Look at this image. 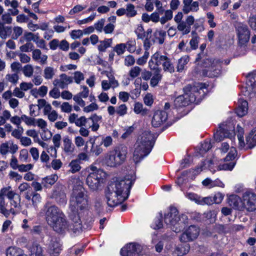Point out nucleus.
Segmentation results:
<instances>
[{
	"mask_svg": "<svg viewBox=\"0 0 256 256\" xmlns=\"http://www.w3.org/2000/svg\"><path fill=\"white\" fill-rule=\"evenodd\" d=\"M136 179L135 174L126 176L124 178L111 182L106 190V198L109 206L114 207L125 200Z\"/></svg>",
	"mask_w": 256,
	"mask_h": 256,
	"instance_id": "f257e3e1",
	"label": "nucleus"
},
{
	"mask_svg": "<svg viewBox=\"0 0 256 256\" xmlns=\"http://www.w3.org/2000/svg\"><path fill=\"white\" fill-rule=\"evenodd\" d=\"M20 206V195L12 190L10 186L2 188L0 190V213L6 218L10 214L15 215L16 209Z\"/></svg>",
	"mask_w": 256,
	"mask_h": 256,
	"instance_id": "f03ea898",
	"label": "nucleus"
},
{
	"mask_svg": "<svg viewBox=\"0 0 256 256\" xmlns=\"http://www.w3.org/2000/svg\"><path fill=\"white\" fill-rule=\"evenodd\" d=\"M154 142V136L149 130L144 131L138 136L134 146L133 159L135 162H140L150 153Z\"/></svg>",
	"mask_w": 256,
	"mask_h": 256,
	"instance_id": "7ed1b4c3",
	"label": "nucleus"
},
{
	"mask_svg": "<svg viewBox=\"0 0 256 256\" xmlns=\"http://www.w3.org/2000/svg\"><path fill=\"white\" fill-rule=\"evenodd\" d=\"M186 216L178 214V210L174 207H170L168 212L164 214L165 223L176 232H179L184 230L188 224Z\"/></svg>",
	"mask_w": 256,
	"mask_h": 256,
	"instance_id": "20e7f679",
	"label": "nucleus"
},
{
	"mask_svg": "<svg viewBox=\"0 0 256 256\" xmlns=\"http://www.w3.org/2000/svg\"><path fill=\"white\" fill-rule=\"evenodd\" d=\"M127 148L120 146L110 151L104 156L102 164L111 168L121 165L125 160L127 154Z\"/></svg>",
	"mask_w": 256,
	"mask_h": 256,
	"instance_id": "39448f33",
	"label": "nucleus"
},
{
	"mask_svg": "<svg viewBox=\"0 0 256 256\" xmlns=\"http://www.w3.org/2000/svg\"><path fill=\"white\" fill-rule=\"evenodd\" d=\"M53 230L56 232L63 234L72 230L74 232L76 233L82 230V224L80 220L78 218L74 224H70L66 220L64 215L58 218L50 225Z\"/></svg>",
	"mask_w": 256,
	"mask_h": 256,
	"instance_id": "423d86ee",
	"label": "nucleus"
},
{
	"mask_svg": "<svg viewBox=\"0 0 256 256\" xmlns=\"http://www.w3.org/2000/svg\"><path fill=\"white\" fill-rule=\"evenodd\" d=\"M204 88H206L205 84H188L183 88L184 94L188 98L191 102L198 104L204 98Z\"/></svg>",
	"mask_w": 256,
	"mask_h": 256,
	"instance_id": "0eeeda50",
	"label": "nucleus"
},
{
	"mask_svg": "<svg viewBox=\"0 0 256 256\" xmlns=\"http://www.w3.org/2000/svg\"><path fill=\"white\" fill-rule=\"evenodd\" d=\"M223 62L219 59L212 60L206 58L202 60V65L207 68L203 70V74L212 78L219 76L222 73Z\"/></svg>",
	"mask_w": 256,
	"mask_h": 256,
	"instance_id": "6e6552de",
	"label": "nucleus"
},
{
	"mask_svg": "<svg viewBox=\"0 0 256 256\" xmlns=\"http://www.w3.org/2000/svg\"><path fill=\"white\" fill-rule=\"evenodd\" d=\"M88 206L86 196L82 188L74 190L70 200V208L74 213H77L79 210L85 208Z\"/></svg>",
	"mask_w": 256,
	"mask_h": 256,
	"instance_id": "1a4fd4ad",
	"label": "nucleus"
},
{
	"mask_svg": "<svg viewBox=\"0 0 256 256\" xmlns=\"http://www.w3.org/2000/svg\"><path fill=\"white\" fill-rule=\"evenodd\" d=\"M236 29L238 40V50L244 54L247 50V44L250 40V31L247 26L241 22L236 23Z\"/></svg>",
	"mask_w": 256,
	"mask_h": 256,
	"instance_id": "9d476101",
	"label": "nucleus"
},
{
	"mask_svg": "<svg viewBox=\"0 0 256 256\" xmlns=\"http://www.w3.org/2000/svg\"><path fill=\"white\" fill-rule=\"evenodd\" d=\"M104 172L100 170H98L90 173L86 178V184L89 188L93 190H97L103 182Z\"/></svg>",
	"mask_w": 256,
	"mask_h": 256,
	"instance_id": "9b49d317",
	"label": "nucleus"
},
{
	"mask_svg": "<svg viewBox=\"0 0 256 256\" xmlns=\"http://www.w3.org/2000/svg\"><path fill=\"white\" fill-rule=\"evenodd\" d=\"M122 256H143L144 246L136 242L126 244L120 250Z\"/></svg>",
	"mask_w": 256,
	"mask_h": 256,
	"instance_id": "f8f14e48",
	"label": "nucleus"
},
{
	"mask_svg": "<svg viewBox=\"0 0 256 256\" xmlns=\"http://www.w3.org/2000/svg\"><path fill=\"white\" fill-rule=\"evenodd\" d=\"M154 58L156 60L157 64L162 66L164 72L172 74L174 72L175 68L172 60L166 56L162 55L158 52L154 54Z\"/></svg>",
	"mask_w": 256,
	"mask_h": 256,
	"instance_id": "ddd939ff",
	"label": "nucleus"
},
{
	"mask_svg": "<svg viewBox=\"0 0 256 256\" xmlns=\"http://www.w3.org/2000/svg\"><path fill=\"white\" fill-rule=\"evenodd\" d=\"M242 210L253 212L256 210V195L252 192H246L242 196Z\"/></svg>",
	"mask_w": 256,
	"mask_h": 256,
	"instance_id": "4468645a",
	"label": "nucleus"
},
{
	"mask_svg": "<svg viewBox=\"0 0 256 256\" xmlns=\"http://www.w3.org/2000/svg\"><path fill=\"white\" fill-rule=\"evenodd\" d=\"M64 216L62 212L56 206H48L46 212V218L49 225Z\"/></svg>",
	"mask_w": 256,
	"mask_h": 256,
	"instance_id": "2eb2a0df",
	"label": "nucleus"
},
{
	"mask_svg": "<svg viewBox=\"0 0 256 256\" xmlns=\"http://www.w3.org/2000/svg\"><path fill=\"white\" fill-rule=\"evenodd\" d=\"M199 232L198 228L195 226H190L181 234L180 240L184 242L192 241L197 238Z\"/></svg>",
	"mask_w": 256,
	"mask_h": 256,
	"instance_id": "dca6fc26",
	"label": "nucleus"
},
{
	"mask_svg": "<svg viewBox=\"0 0 256 256\" xmlns=\"http://www.w3.org/2000/svg\"><path fill=\"white\" fill-rule=\"evenodd\" d=\"M237 152L235 148L232 147L230 149V151L224 158V161L228 162V163H224L222 164H220L218 166V168L220 170H232L236 164V162L233 161L236 155Z\"/></svg>",
	"mask_w": 256,
	"mask_h": 256,
	"instance_id": "f3484780",
	"label": "nucleus"
},
{
	"mask_svg": "<svg viewBox=\"0 0 256 256\" xmlns=\"http://www.w3.org/2000/svg\"><path fill=\"white\" fill-rule=\"evenodd\" d=\"M194 18L192 16H187L185 21H182L177 24V29L182 32L183 35L189 34L191 30V26L194 22Z\"/></svg>",
	"mask_w": 256,
	"mask_h": 256,
	"instance_id": "a211bd4d",
	"label": "nucleus"
},
{
	"mask_svg": "<svg viewBox=\"0 0 256 256\" xmlns=\"http://www.w3.org/2000/svg\"><path fill=\"white\" fill-rule=\"evenodd\" d=\"M61 251V244L59 240L56 237L50 238L48 252L51 256H58Z\"/></svg>",
	"mask_w": 256,
	"mask_h": 256,
	"instance_id": "6ab92c4d",
	"label": "nucleus"
},
{
	"mask_svg": "<svg viewBox=\"0 0 256 256\" xmlns=\"http://www.w3.org/2000/svg\"><path fill=\"white\" fill-rule=\"evenodd\" d=\"M166 112L162 110L156 111L153 116L152 124L154 127H158L167 120Z\"/></svg>",
	"mask_w": 256,
	"mask_h": 256,
	"instance_id": "aec40b11",
	"label": "nucleus"
},
{
	"mask_svg": "<svg viewBox=\"0 0 256 256\" xmlns=\"http://www.w3.org/2000/svg\"><path fill=\"white\" fill-rule=\"evenodd\" d=\"M72 82V78L65 74H62L60 76L59 78L54 80L52 84L55 86L63 89L66 88Z\"/></svg>",
	"mask_w": 256,
	"mask_h": 256,
	"instance_id": "412c9836",
	"label": "nucleus"
},
{
	"mask_svg": "<svg viewBox=\"0 0 256 256\" xmlns=\"http://www.w3.org/2000/svg\"><path fill=\"white\" fill-rule=\"evenodd\" d=\"M68 121L70 124H74L76 126L78 127L86 126V123L88 121V118H86L84 116H81L78 118V115L73 113L71 114L68 116Z\"/></svg>",
	"mask_w": 256,
	"mask_h": 256,
	"instance_id": "4be33fe9",
	"label": "nucleus"
},
{
	"mask_svg": "<svg viewBox=\"0 0 256 256\" xmlns=\"http://www.w3.org/2000/svg\"><path fill=\"white\" fill-rule=\"evenodd\" d=\"M247 88L250 95L254 94L256 89V72L249 74L247 76Z\"/></svg>",
	"mask_w": 256,
	"mask_h": 256,
	"instance_id": "5701e85b",
	"label": "nucleus"
},
{
	"mask_svg": "<svg viewBox=\"0 0 256 256\" xmlns=\"http://www.w3.org/2000/svg\"><path fill=\"white\" fill-rule=\"evenodd\" d=\"M228 204L235 210H242V204L241 198L236 195H231L228 198Z\"/></svg>",
	"mask_w": 256,
	"mask_h": 256,
	"instance_id": "b1692460",
	"label": "nucleus"
},
{
	"mask_svg": "<svg viewBox=\"0 0 256 256\" xmlns=\"http://www.w3.org/2000/svg\"><path fill=\"white\" fill-rule=\"evenodd\" d=\"M224 124L220 125L219 130L214 134V138L216 141L220 142L224 138H228L232 134L224 128Z\"/></svg>",
	"mask_w": 256,
	"mask_h": 256,
	"instance_id": "393cba45",
	"label": "nucleus"
},
{
	"mask_svg": "<svg viewBox=\"0 0 256 256\" xmlns=\"http://www.w3.org/2000/svg\"><path fill=\"white\" fill-rule=\"evenodd\" d=\"M30 256H44V250L37 242H34L28 248Z\"/></svg>",
	"mask_w": 256,
	"mask_h": 256,
	"instance_id": "a878e982",
	"label": "nucleus"
},
{
	"mask_svg": "<svg viewBox=\"0 0 256 256\" xmlns=\"http://www.w3.org/2000/svg\"><path fill=\"white\" fill-rule=\"evenodd\" d=\"M62 148L64 151L68 154H70L74 152V146L68 136H66L63 138Z\"/></svg>",
	"mask_w": 256,
	"mask_h": 256,
	"instance_id": "bb28decb",
	"label": "nucleus"
},
{
	"mask_svg": "<svg viewBox=\"0 0 256 256\" xmlns=\"http://www.w3.org/2000/svg\"><path fill=\"white\" fill-rule=\"evenodd\" d=\"M102 119V116H98L96 114H92L88 118V120H90L92 121V124L89 125V128H92V131L96 132L98 130L100 123L101 122Z\"/></svg>",
	"mask_w": 256,
	"mask_h": 256,
	"instance_id": "cd10ccee",
	"label": "nucleus"
},
{
	"mask_svg": "<svg viewBox=\"0 0 256 256\" xmlns=\"http://www.w3.org/2000/svg\"><path fill=\"white\" fill-rule=\"evenodd\" d=\"M238 106L236 110V113L240 117H242L248 112V103L246 100H240L239 101Z\"/></svg>",
	"mask_w": 256,
	"mask_h": 256,
	"instance_id": "c85d7f7f",
	"label": "nucleus"
},
{
	"mask_svg": "<svg viewBox=\"0 0 256 256\" xmlns=\"http://www.w3.org/2000/svg\"><path fill=\"white\" fill-rule=\"evenodd\" d=\"M190 249L189 244L186 242L180 244L176 246L174 251V254L177 256H182L188 253Z\"/></svg>",
	"mask_w": 256,
	"mask_h": 256,
	"instance_id": "c756f323",
	"label": "nucleus"
},
{
	"mask_svg": "<svg viewBox=\"0 0 256 256\" xmlns=\"http://www.w3.org/2000/svg\"><path fill=\"white\" fill-rule=\"evenodd\" d=\"M12 32V27L4 26L0 20V37L2 39H6L11 35Z\"/></svg>",
	"mask_w": 256,
	"mask_h": 256,
	"instance_id": "7c9ffc66",
	"label": "nucleus"
},
{
	"mask_svg": "<svg viewBox=\"0 0 256 256\" xmlns=\"http://www.w3.org/2000/svg\"><path fill=\"white\" fill-rule=\"evenodd\" d=\"M192 103L188 97L183 95L178 96L174 101V104L176 107L185 106Z\"/></svg>",
	"mask_w": 256,
	"mask_h": 256,
	"instance_id": "2f4dec72",
	"label": "nucleus"
},
{
	"mask_svg": "<svg viewBox=\"0 0 256 256\" xmlns=\"http://www.w3.org/2000/svg\"><path fill=\"white\" fill-rule=\"evenodd\" d=\"M6 256H27L23 250L15 246H11L6 250Z\"/></svg>",
	"mask_w": 256,
	"mask_h": 256,
	"instance_id": "473e14b6",
	"label": "nucleus"
},
{
	"mask_svg": "<svg viewBox=\"0 0 256 256\" xmlns=\"http://www.w3.org/2000/svg\"><path fill=\"white\" fill-rule=\"evenodd\" d=\"M42 52L39 49H34L32 50V58L36 61L40 60L42 64H45L46 62L48 56L43 55L41 56Z\"/></svg>",
	"mask_w": 256,
	"mask_h": 256,
	"instance_id": "72a5a7b5",
	"label": "nucleus"
},
{
	"mask_svg": "<svg viewBox=\"0 0 256 256\" xmlns=\"http://www.w3.org/2000/svg\"><path fill=\"white\" fill-rule=\"evenodd\" d=\"M68 166L70 168L69 172L72 174L79 172L82 168L80 162H79V160L76 159L72 160Z\"/></svg>",
	"mask_w": 256,
	"mask_h": 256,
	"instance_id": "f704fd0d",
	"label": "nucleus"
},
{
	"mask_svg": "<svg viewBox=\"0 0 256 256\" xmlns=\"http://www.w3.org/2000/svg\"><path fill=\"white\" fill-rule=\"evenodd\" d=\"M58 177L56 175H50L42 179V184L44 186L48 187L49 186H52L58 180Z\"/></svg>",
	"mask_w": 256,
	"mask_h": 256,
	"instance_id": "c9c22d12",
	"label": "nucleus"
},
{
	"mask_svg": "<svg viewBox=\"0 0 256 256\" xmlns=\"http://www.w3.org/2000/svg\"><path fill=\"white\" fill-rule=\"evenodd\" d=\"M189 60V56H184L180 58L176 66L177 71L178 72H182L184 69V66L188 63Z\"/></svg>",
	"mask_w": 256,
	"mask_h": 256,
	"instance_id": "e433bc0d",
	"label": "nucleus"
},
{
	"mask_svg": "<svg viewBox=\"0 0 256 256\" xmlns=\"http://www.w3.org/2000/svg\"><path fill=\"white\" fill-rule=\"evenodd\" d=\"M154 36L155 38V40H158L159 44H162L164 42V38L166 36V32L163 30H156L154 32Z\"/></svg>",
	"mask_w": 256,
	"mask_h": 256,
	"instance_id": "4c0bfd02",
	"label": "nucleus"
},
{
	"mask_svg": "<svg viewBox=\"0 0 256 256\" xmlns=\"http://www.w3.org/2000/svg\"><path fill=\"white\" fill-rule=\"evenodd\" d=\"M246 144L249 148H253L256 146V134L254 135L252 132L246 138Z\"/></svg>",
	"mask_w": 256,
	"mask_h": 256,
	"instance_id": "58836bf2",
	"label": "nucleus"
},
{
	"mask_svg": "<svg viewBox=\"0 0 256 256\" xmlns=\"http://www.w3.org/2000/svg\"><path fill=\"white\" fill-rule=\"evenodd\" d=\"M55 74L54 69L51 66H46L44 70V77L46 80L52 79Z\"/></svg>",
	"mask_w": 256,
	"mask_h": 256,
	"instance_id": "ea45409f",
	"label": "nucleus"
},
{
	"mask_svg": "<svg viewBox=\"0 0 256 256\" xmlns=\"http://www.w3.org/2000/svg\"><path fill=\"white\" fill-rule=\"evenodd\" d=\"M125 10L126 16L128 18L134 17L137 14V12L135 10V6L132 4H128Z\"/></svg>",
	"mask_w": 256,
	"mask_h": 256,
	"instance_id": "a19ab883",
	"label": "nucleus"
},
{
	"mask_svg": "<svg viewBox=\"0 0 256 256\" xmlns=\"http://www.w3.org/2000/svg\"><path fill=\"white\" fill-rule=\"evenodd\" d=\"M173 17V12L171 10H166L164 16L160 18V22L164 24L167 22L171 20Z\"/></svg>",
	"mask_w": 256,
	"mask_h": 256,
	"instance_id": "79ce46f5",
	"label": "nucleus"
},
{
	"mask_svg": "<svg viewBox=\"0 0 256 256\" xmlns=\"http://www.w3.org/2000/svg\"><path fill=\"white\" fill-rule=\"evenodd\" d=\"M162 78L160 72H154V76L150 79V84L152 86H156Z\"/></svg>",
	"mask_w": 256,
	"mask_h": 256,
	"instance_id": "37998d69",
	"label": "nucleus"
},
{
	"mask_svg": "<svg viewBox=\"0 0 256 256\" xmlns=\"http://www.w3.org/2000/svg\"><path fill=\"white\" fill-rule=\"evenodd\" d=\"M112 42V39H106L103 41L100 42L98 46V49L100 52H104L108 47L110 46Z\"/></svg>",
	"mask_w": 256,
	"mask_h": 256,
	"instance_id": "c03bdc74",
	"label": "nucleus"
},
{
	"mask_svg": "<svg viewBox=\"0 0 256 256\" xmlns=\"http://www.w3.org/2000/svg\"><path fill=\"white\" fill-rule=\"evenodd\" d=\"M237 130H238V138L239 141L240 147V148H243L244 146V140L243 134L244 133L243 128L240 126L239 125L237 126Z\"/></svg>",
	"mask_w": 256,
	"mask_h": 256,
	"instance_id": "a18cd8bd",
	"label": "nucleus"
},
{
	"mask_svg": "<svg viewBox=\"0 0 256 256\" xmlns=\"http://www.w3.org/2000/svg\"><path fill=\"white\" fill-rule=\"evenodd\" d=\"M101 146L102 145L100 144H96L94 142H93L90 150V153L96 156H98L103 151Z\"/></svg>",
	"mask_w": 256,
	"mask_h": 256,
	"instance_id": "49530a36",
	"label": "nucleus"
},
{
	"mask_svg": "<svg viewBox=\"0 0 256 256\" xmlns=\"http://www.w3.org/2000/svg\"><path fill=\"white\" fill-rule=\"evenodd\" d=\"M142 70L138 66H135L131 68L128 72V75L132 78H134L138 76L141 73Z\"/></svg>",
	"mask_w": 256,
	"mask_h": 256,
	"instance_id": "de8ad7c7",
	"label": "nucleus"
},
{
	"mask_svg": "<svg viewBox=\"0 0 256 256\" xmlns=\"http://www.w3.org/2000/svg\"><path fill=\"white\" fill-rule=\"evenodd\" d=\"M24 74L28 78L31 77L34 73V68L31 64H26L22 69Z\"/></svg>",
	"mask_w": 256,
	"mask_h": 256,
	"instance_id": "09e8293b",
	"label": "nucleus"
},
{
	"mask_svg": "<svg viewBox=\"0 0 256 256\" xmlns=\"http://www.w3.org/2000/svg\"><path fill=\"white\" fill-rule=\"evenodd\" d=\"M154 54L152 56L150 60L148 62V66L151 70L154 72H161V69L158 66L160 64H157L156 60L153 58Z\"/></svg>",
	"mask_w": 256,
	"mask_h": 256,
	"instance_id": "8fccbe9b",
	"label": "nucleus"
},
{
	"mask_svg": "<svg viewBox=\"0 0 256 256\" xmlns=\"http://www.w3.org/2000/svg\"><path fill=\"white\" fill-rule=\"evenodd\" d=\"M126 46L125 44H116L114 48V50L116 52L118 55H122L126 51Z\"/></svg>",
	"mask_w": 256,
	"mask_h": 256,
	"instance_id": "3c124183",
	"label": "nucleus"
},
{
	"mask_svg": "<svg viewBox=\"0 0 256 256\" xmlns=\"http://www.w3.org/2000/svg\"><path fill=\"white\" fill-rule=\"evenodd\" d=\"M162 218V214L160 212H159V218L156 219L154 224L152 226V227L154 229H160L162 228L163 224L161 218Z\"/></svg>",
	"mask_w": 256,
	"mask_h": 256,
	"instance_id": "603ef678",
	"label": "nucleus"
},
{
	"mask_svg": "<svg viewBox=\"0 0 256 256\" xmlns=\"http://www.w3.org/2000/svg\"><path fill=\"white\" fill-rule=\"evenodd\" d=\"M6 79L9 82L16 84L19 79V76L16 73L13 74H8L6 76Z\"/></svg>",
	"mask_w": 256,
	"mask_h": 256,
	"instance_id": "864d4df0",
	"label": "nucleus"
},
{
	"mask_svg": "<svg viewBox=\"0 0 256 256\" xmlns=\"http://www.w3.org/2000/svg\"><path fill=\"white\" fill-rule=\"evenodd\" d=\"M34 46L31 42H27L26 44L20 47V50L22 52H28L34 50Z\"/></svg>",
	"mask_w": 256,
	"mask_h": 256,
	"instance_id": "5fc2aeb1",
	"label": "nucleus"
},
{
	"mask_svg": "<svg viewBox=\"0 0 256 256\" xmlns=\"http://www.w3.org/2000/svg\"><path fill=\"white\" fill-rule=\"evenodd\" d=\"M23 32L22 28L20 26H14L13 28V34L12 35V38L16 40L20 36Z\"/></svg>",
	"mask_w": 256,
	"mask_h": 256,
	"instance_id": "6e6d98bb",
	"label": "nucleus"
},
{
	"mask_svg": "<svg viewBox=\"0 0 256 256\" xmlns=\"http://www.w3.org/2000/svg\"><path fill=\"white\" fill-rule=\"evenodd\" d=\"M105 22L106 20L104 18H101L98 20L94 24L95 29L98 32H102L104 30Z\"/></svg>",
	"mask_w": 256,
	"mask_h": 256,
	"instance_id": "4d7b16f0",
	"label": "nucleus"
},
{
	"mask_svg": "<svg viewBox=\"0 0 256 256\" xmlns=\"http://www.w3.org/2000/svg\"><path fill=\"white\" fill-rule=\"evenodd\" d=\"M127 107L125 104L119 106L116 109V113L120 116H123L127 113Z\"/></svg>",
	"mask_w": 256,
	"mask_h": 256,
	"instance_id": "13d9d810",
	"label": "nucleus"
},
{
	"mask_svg": "<svg viewBox=\"0 0 256 256\" xmlns=\"http://www.w3.org/2000/svg\"><path fill=\"white\" fill-rule=\"evenodd\" d=\"M10 152L9 151V143L5 142L0 146V153L2 156H5Z\"/></svg>",
	"mask_w": 256,
	"mask_h": 256,
	"instance_id": "bf43d9fd",
	"label": "nucleus"
},
{
	"mask_svg": "<svg viewBox=\"0 0 256 256\" xmlns=\"http://www.w3.org/2000/svg\"><path fill=\"white\" fill-rule=\"evenodd\" d=\"M61 110L66 113H70L72 110V106L68 102H64L60 105Z\"/></svg>",
	"mask_w": 256,
	"mask_h": 256,
	"instance_id": "052dcab7",
	"label": "nucleus"
},
{
	"mask_svg": "<svg viewBox=\"0 0 256 256\" xmlns=\"http://www.w3.org/2000/svg\"><path fill=\"white\" fill-rule=\"evenodd\" d=\"M135 62V59L132 55H128L126 56L124 60V64L127 66H132L134 64Z\"/></svg>",
	"mask_w": 256,
	"mask_h": 256,
	"instance_id": "680f3d73",
	"label": "nucleus"
},
{
	"mask_svg": "<svg viewBox=\"0 0 256 256\" xmlns=\"http://www.w3.org/2000/svg\"><path fill=\"white\" fill-rule=\"evenodd\" d=\"M74 78L76 84H80L82 80H84V74L79 71H76L74 74Z\"/></svg>",
	"mask_w": 256,
	"mask_h": 256,
	"instance_id": "e2e57ef3",
	"label": "nucleus"
},
{
	"mask_svg": "<svg viewBox=\"0 0 256 256\" xmlns=\"http://www.w3.org/2000/svg\"><path fill=\"white\" fill-rule=\"evenodd\" d=\"M98 108V105L95 102H92L90 105L84 108V111L86 112H90Z\"/></svg>",
	"mask_w": 256,
	"mask_h": 256,
	"instance_id": "0e129e2a",
	"label": "nucleus"
},
{
	"mask_svg": "<svg viewBox=\"0 0 256 256\" xmlns=\"http://www.w3.org/2000/svg\"><path fill=\"white\" fill-rule=\"evenodd\" d=\"M2 22L4 24H10L12 22V18L9 13H6L2 16Z\"/></svg>",
	"mask_w": 256,
	"mask_h": 256,
	"instance_id": "69168bd1",
	"label": "nucleus"
},
{
	"mask_svg": "<svg viewBox=\"0 0 256 256\" xmlns=\"http://www.w3.org/2000/svg\"><path fill=\"white\" fill-rule=\"evenodd\" d=\"M212 148V144L209 140H206L201 144L200 150L202 152H206Z\"/></svg>",
	"mask_w": 256,
	"mask_h": 256,
	"instance_id": "338daca9",
	"label": "nucleus"
},
{
	"mask_svg": "<svg viewBox=\"0 0 256 256\" xmlns=\"http://www.w3.org/2000/svg\"><path fill=\"white\" fill-rule=\"evenodd\" d=\"M248 24L252 29L256 30V14L250 16Z\"/></svg>",
	"mask_w": 256,
	"mask_h": 256,
	"instance_id": "774afa93",
	"label": "nucleus"
}]
</instances>
